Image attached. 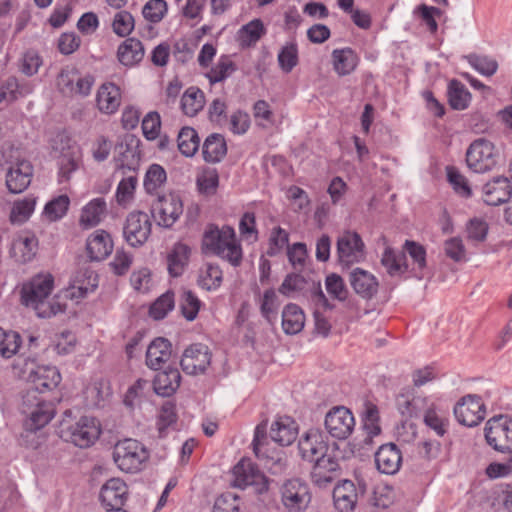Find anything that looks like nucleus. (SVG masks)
Here are the masks:
<instances>
[{
	"label": "nucleus",
	"mask_w": 512,
	"mask_h": 512,
	"mask_svg": "<svg viewBox=\"0 0 512 512\" xmlns=\"http://www.w3.org/2000/svg\"><path fill=\"white\" fill-rule=\"evenodd\" d=\"M53 288L54 278L51 274H38L23 284L21 302L32 308L39 318H51L66 309L59 295L51 297Z\"/></svg>",
	"instance_id": "nucleus-1"
},
{
	"label": "nucleus",
	"mask_w": 512,
	"mask_h": 512,
	"mask_svg": "<svg viewBox=\"0 0 512 512\" xmlns=\"http://www.w3.org/2000/svg\"><path fill=\"white\" fill-rule=\"evenodd\" d=\"M58 433L63 440L80 448H87L99 438L101 429L94 417L83 416L74 421L71 411H66L59 424Z\"/></svg>",
	"instance_id": "nucleus-2"
},
{
	"label": "nucleus",
	"mask_w": 512,
	"mask_h": 512,
	"mask_svg": "<svg viewBox=\"0 0 512 512\" xmlns=\"http://www.w3.org/2000/svg\"><path fill=\"white\" fill-rule=\"evenodd\" d=\"M203 245L233 266H239L242 261L241 246L236 241L234 229L229 226L210 228L204 234Z\"/></svg>",
	"instance_id": "nucleus-3"
},
{
	"label": "nucleus",
	"mask_w": 512,
	"mask_h": 512,
	"mask_svg": "<svg viewBox=\"0 0 512 512\" xmlns=\"http://www.w3.org/2000/svg\"><path fill=\"white\" fill-rule=\"evenodd\" d=\"M149 458L145 446L134 439L119 441L113 449V460L117 467L126 473L140 471Z\"/></svg>",
	"instance_id": "nucleus-4"
},
{
	"label": "nucleus",
	"mask_w": 512,
	"mask_h": 512,
	"mask_svg": "<svg viewBox=\"0 0 512 512\" xmlns=\"http://www.w3.org/2000/svg\"><path fill=\"white\" fill-rule=\"evenodd\" d=\"M22 412L28 416L24 422L25 429L35 432L52 420L55 408L52 402L38 398L33 391H30L23 395Z\"/></svg>",
	"instance_id": "nucleus-5"
},
{
	"label": "nucleus",
	"mask_w": 512,
	"mask_h": 512,
	"mask_svg": "<svg viewBox=\"0 0 512 512\" xmlns=\"http://www.w3.org/2000/svg\"><path fill=\"white\" fill-rule=\"evenodd\" d=\"M270 441L267 436V424L262 422L255 428L254 439L252 442L253 452L256 457L263 462V465L272 474H281L286 466V458L283 457L282 452H270Z\"/></svg>",
	"instance_id": "nucleus-6"
},
{
	"label": "nucleus",
	"mask_w": 512,
	"mask_h": 512,
	"mask_svg": "<svg viewBox=\"0 0 512 512\" xmlns=\"http://www.w3.org/2000/svg\"><path fill=\"white\" fill-rule=\"evenodd\" d=\"M499 158V151L491 141L479 138L474 140L466 151L468 167L476 173L492 170Z\"/></svg>",
	"instance_id": "nucleus-7"
},
{
	"label": "nucleus",
	"mask_w": 512,
	"mask_h": 512,
	"mask_svg": "<svg viewBox=\"0 0 512 512\" xmlns=\"http://www.w3.org/2000/svg\"><path fill=\"white\" fill-rule=\"evenodd\" d=\"M55 150L60 152L57 160L59 183L70 180L72 173L81 165V148L66 135H58Z\"/></svg>",
	"instance_id": "nucleus-8"
},
{
	"label": "nucleus",
	"mask_w": 512,
	"mask_h": 512,
	"mask_svg": "<svg viewBox=\"0 0 512 512\" xmlns=\"http://www.w3.org/2000/svg\"><path fill=\"white\" fill-rule=\"evenodd\" d=\"M485 438L495 450L512 453V417L499 415L489 419L485 427Z\"/></svg>",
	"instance_id": "nucleus-9"
},
{
	"label": "nucleus",
	"mask_w": 512,
	"mask_h": 512,
	"mask_svg": "<svg viewBox=\"0 0 512 512\" xmlns=\"http://www.w3.org/2000/svg\"><path fill=\"white\" fill-rule=\"evenodd\" d=\"M281 501L289 512L306 510L311 501L307 483L298 478L285 481L281 487Z\"/></svg>",
	"instance_id": "nucleus-10"
},
{
	"label": "nucleus",
	"mask_w": 512,
	"mask_h": 512,
	"mask_svg": "<svg viewBox=\"0 0 512 512\" xmlns=\"http://www.w3.org/2000/svg\"><path fill=\"white\" fill-rule=\"evenodd\" d=\"M94 79L90 75L82 76L74 67H66L57 77L59 90L69 96H87L90 94Z\"/></svg>",
	"instance_id": "nucleus-11"
},
{
	"label": "nucleus",
	"mask_w": 512,
	"mask_h": 512,
	"mask_svg": "<svg viewBox=\"0 0 512 512\" xmlns=\"http://www.w3.org/2000/svg\"><path fill=\"white\" fill-rule=\"evenodd\" d=\"M454 415L460 424L474 427L484 420L485 405L480 396L469 394L457 402L454 407Z\"/></svg>",
	"instance_id": "nucleus-12"
},
{
	"label": "nucleus",
	"mask_w": 512,
	"mask_h": 512,
	"mask_svg": "<svg viewBox=\"0 0 512 512\" xmlns=\"http://www.w3.org/2000/svg\"><path fill=\"white\" fill-rule=\"evenodd\" d=\"M151 212L159 225L169 228L183 213V204L177 195H162L152 203Z\"/></svg>",
	"instance_id": "nucleus-13"
},
{
	"label": "nucleus",
	"mask_w": 512,
	"mask_h": 512,
	"mask_svg": "<svg viewBox=\"0 0 512 512\" xmlns=\"http://www.w3.org/2000/svg\"><path fill=\"white\" fill-rule=\"evenodd\" d=\"M355 420L352 412L344 407L332 408L325 417V428L327 432L336 439H347L353 432Z\"/></svg>",
	"instance_id": "nucleus-14"
},
{
	"label": "nucleus",
	"mask_w": 512,
	"mask_h": 512,
	"mask_svg": "<svg viewBox=\"0 0 512 512\" xmlns=\"http://www.w3.org/2000/svg\"><path fill=\"white\" fill-rule=\"evenodd\" d=\"M151 233V222L147 213L131 212L123 228L124 237L129 245L138 247L143 245Z\"/></svg>",
	"instance_id": "nucleus-15"
},
{
	"label": "nucleus",
	"mask_w": 512,
	"mask_h": 512,
	"mask_svg": "<svg viewBox=\"0 0 512 512\" xmlns=\"http://www.w3.org/2000/svg\"><path fill=\"white\" fill-rule=\"evenodd\" d=\"M211 363V352L207 345L194 343L188 346L180 360L182 370L189 375H198L206 371Z\"/></svg>",
	"instance_id": "nucleus-16"
},
{
	"label": "nucleus",
	"mask_w": 512,
	"mask_h": 512,
	"mask_svg": "<svg viewBox=\"0 0 512 512\" xmlns=\"http://www.w3.org/2000/svg\"><path fill=\"white\" fill-rule=\"evenodd\" d=\"M364 242L357 232L345 231L337 240L339 261L349 265L359 262L364 256Z\"/></svg>",
	"instance_id": "nucleus-17"
},
{
	"label": "nucleus",
	"mask_w": 512,
	"mask_h": 512,
	"mask_svg": "<svg viewBox=\"0 0 512 512\" xmlns=\"http://www.w3.org/2000/svg\"><path fill=\"white\" fill-rule=\"evenodd\" d=\"M311 480L319 488H326L332 485L339 477V462L337 458L326 454L313 461Z\"/></svg>",
	"instance_id": "nucleus-18"
},
{
	"label": "nucleus",
	"mask_w": 512,
	"mask_h": 512,
	"mask_svg": "<svg viewBox=\"0 0 512 512\" xmlns=\"http://www.w3.org/2000/svg\"><path fill=\"white\" fill-rule=\"evenodd\" d=\"M61 381V375L54 366H38L32 370L28 376L29 389L27 392L33 391L43 393L45 391L56 388Z\"/></svg>",
	"instance_id": "nucleus-19"
},
{
	"label": "nucleus",
	"mask_w": 512,
	"mask_h": 512,
	"mask_svg": "<svg viewBox=\"0 0 512 512\" xmlns=\"http://www.w3.org/2000/svg\"><path fill=\"white\" fill-rule=\"evenodd\" d=\"M310 297L315 305V310L313 313L314 322H315V330L317 333L323 335L324 337L328 336L331 330V324L328 319L323 315L320 311L321 308L324 310L333 309V305H331L322 291L320 282H312L310 284Z\"/></svg>",
	"instance_id": "nucleus-20"
},
{
	"label": "nucleus",
	"mask_w": 512,
	"mask_h": 512,
	"mask_svg": "<svg viewBox=\"0 0 512 512\" xmlns=\"http://www.w3.org/2000/svg\"><path fill=\"white\" fill-rule=\"evenodd\" d=\"M298 448L303 459L313 462L327 454L328 444L319 430L311 429L300 438Z\"/></svg>",
	"instance_id": "nucleus-21"
},
{
	"label": "nucleus",
	"mask_w": 512,
	"mask_h": 512,
	"mask_svg": "<svg viewBox=\"0 0 512 512\" xmlns=\"http://www.w3.org/2000/svg\"><path fill=\"white\" fill-rule=\"evenodd\" d=\"M483 201L490 206L507 202L512 195V185L507 177L499 176L487 182L482 188Z\"/></svg>",
	"instance_id": "nucleus-22"
},
{
	"label": "nucleus",
	"mask_w": 512,
	"mask_h": 512,
	"mask_svg": "<svg viewBox=\"0 0 512 512\" xmlns=\"http://www.w3.org/2000/svg\"><path fill=\"white\" fill-rule=\"evenodd\" d=\"M33 167L29 161L21 160L12 165L6 174V186L13 194L23 192L30 184Z\"/></svg>",
	"instance_id": "nucleus-23"
},
{
	"label": "nucleus",
	"mask_w": 512,
	"mask_h": 512,
	"mask_svg": "<svg viewBox=\"0 0 512 512\" xmlns=\"http://www.w3.org/2000/svg\"><path fill=\"white\" fill-rule=\"evenodd\" d=\"M127 495L126 483L119 478H111L102 486L100 500L109 509H122Z\"/></svg>",
	"instance_id": "nucleus-24"
},
{
	"label": "nucleus",
	"mask_w": 512,
	"mask_h": 512,
	"mask_svg": "<svg viewBox=\"0 0 512 512\" xmlns=\"http://www.w3.org/2000/svg\"><path fill=\"white\" fill-rule=\"evenodd\" d=\"M401 463L402 454L399 448L393 443L380 446L375 453L376 467L383 474H395L399 471Z\"/></svg>",
	"instance_id": "nucleus-25"
},
{
	"label": "nucleus",
	"mask_w": 512,
	"mask_h": 512,
	"mask_svg": "<svg viewBox=\"0 0 512 512\" xmlns=\"http://www.w3.org/2000/svg\"><path fill=\"white\" fill-rule=\"evenodd\" d=\"M349 282L355 293L363 299H372L378 292L377 278L370 272L355 268L349 275Z\"/></svg>",
	"instance_id": "nucleus-26"
},
{
	"label": "nucleus",
	"mask_w": 512,
	"mask_h": 512,
	"mask_svg": "<svg viewBox=\"0 0 512 512\" xmlns=\"http://www.w3.org/2000/svg\"><path fill=\"white\" fill-rule=\"evenodd\" d=\"M233 485L244 489L247 486L263 485L265 488L264 475L250 462L241 460L233 468Z\"/></svg>",
	"instance_id": "nucleus-27"
},
{
	"label": "nucleus",
	"mask_w": 512,
	"mask_h": 512,
	"mask_svg": "<svg viewBox=\"0 0 512 512\" xmlns=\"http://www.w3.org/2000/svg\"><path fill=\"white\" fill-rule=\"evenodd\" d=\"M297 435L298 426L288 416L278 417L270 427V439L280 446L291 445L296 440Z\"/></svg>",
	"instance_id": "nucleus-28"
},
{
	"label": "nucleus",
	"mask_w": 512,
	"mask_h": 512,
	"mask_svg": "<svg viewBox=\"0 0 512 512\" xmlns=\"http://www.w3.org/2000/svg\"><path fill=\"white\" fill-rule=\"evenodd\" d=\"M86 249L91 260L101 261L112 252L113 242L106 231L96 230L88 237Z\"/></svg>",
	"instance_id": "nucleus-29"
},
{
	"label": "nucleus",
	"mask_w": 512,
	"mask_h": 512,
	"mask_svg": "<svg viewBox=\"0 0 512 512\" xmlns=\"http://www.w3.org/2000/svg\"><path fill=\"white\" fill-rule=\"evenodd\" d=\"M402 252L410 259L409 270L415 277L422 279L427 267L425 247L418 242L406 240Z\"/></svg>",
	"instance_id": "nucleus-30"
},
{
	"label": "nucleus",
	"mask_w": 512,
	"mask_h": 512,
	"mask_svg": "<svg viewBox=\"0 0 512 512\" xmlns=\"http://www.w3.org/2000/svg\"><path fill=\"white\" fill-rule=\"evenodd\" d=\"M142 42L134 37L125 39L117 49V59L125 67H133L144 58Z\"/></svg>",
	"instance_id": "nucleus-31"
},
{
	"label": "nucleus",
	"mask_w": 512,
	"mask_h": 512,
	"mask_svg": "<svg viewBox=\"0 0 512 512\" xmlns=\"http://www.w3.org/2000/svg\"><path fill=\"white\" fill-rule=\"evenodd\" d=\"M171 353L170 341L166 338L158 337L147 348L146 365L153 370H158L170 359Z\"/></svg>",
	"instance_id": "nucleus-32"
},
{
	"label": "nucleus",
	"mask_w": 512,
	"mask_h": 512,
	"mask_svg": "<svg viewBox=\"0 0 512 512\" xmlns=\"http://www.w3.org/2000/svg\"><path fill=\"white\" fill-rule=\"evenodd\" d=\"M181 375L177 368L167 367L159 371L154 377L153 389L161 396L172 395L180 385Z\"/></svg>",
	"instance_id": "nucleus-33"
},
{
	"label": "nucleus",
	"mask_w": 512,
	"mask_h": 512,
	"mask_svg": "<svg viewBox=\"0 0 512 512\" xmlns=\"http://www.w3.org/2000/svg\"><path fill=\"white\" fill-rule=\"evenodd\" d=\"M107 213V204L104 198L92 199L81 210L79 224L84 229L97 226Z\"/></svg>",
	"instance_id": "nucleus-34"
},
{
	"label": "nucleus",
	"mask_w": 512,
	"mask_h": 512,
	"mask_svg": "<svg viewBox=\"0 0 512 512\" xmlns=\"http://www.w3.org/2000/svg\"><path fill=\"white\" fill-rule=\"evenodd\" d=\"M358 494L352 481L345 480L340 485L334 487L333 500L334 505L340 512H349L354 509Z\"/></svg>",
	"instance_id": "nucleus-35"
},
{
	"label": "nucleus",
	"mask_w": 512,
	"mask_h": 512,
	"mask_svg": "<svg viewBox=\"0 0 512 512\" xmlns=\"http://www.w3.org/2000/svg\"><path fill=\"white\" fill-rule=\"evenodd\" d=\"M333 68L339 76L351 74L359 63L357 53L349 47L335 49L332 52Z\"/></svg>",
	"instance_id": "nucleus-36"
},
{
	"label": "nucleus",
	"mask_w": 512,
	"mask_h": 512,
	"mask_svg": "<svg viewBox=\"0 0 512 512\" xmlns=\"http://www.w3.org/2000/svg\"><path fill=\"white\" fill-rule=\"evenodd\" d=\"M37 246L38 241L35 236H19L12 242L10 255L16 262L26 263L34 258Z\"/></svg>",
	"instance_id": "nucleus-37"
},
{
	"label": "nucleus",
	"mask_w": 512,
	"mask_h": 512,
	"mask_svg": "<svg viewBox=\"0 0 512 512\" xmlns=\"http://www.w3.org/2000/svg\"><path fill=\"white\" fill-rule=\"evenodd\" d=\"M120 89L113 83L103 84L97 93V106L106 114L114 113L120 106Z\"/></svg>",
	"instance_id": "nucleus-38"
},
{
	"label": "nucleus",
	"mask_w": 512,
	"mask_h": 512,
	"mask_svg": "<svg viewBox=\"0 0 512 512\" xmlns=\"http://www.w3.org/2000/svg\"><path fill=\"white\" fill-rule=\"evenodd\" d=\"M381 264L390 276H399L409 271V261L402 251L387 246L381 257Z\"/></svg>",
	"instance_id": "nucleus-39"
},
{
	"label": "nucleus",
	"mask_w": 512,
	"mask_h": 512,
	"mask_svg": "<svg viewBox=\"0 0 512 512\" xmlns=\"http://www.w3.org/2000/svg\"><path fill=\"white\" fill-rule=\"evenodd\" d=\"M397 406L399 411L404 416L419 417L424 416L430 408L434 407L433 403H430L426 397L415 396L412 399L401 395L397 399Z\"/></svg>",
	"instance_id": "nucleus-40"
},
{
	"label": "nucleus",
	"mask_w": 512,
	"mask_h": 512,
	"mask_svg": "<svg viewBox=\"0 0 512 512\" xmlns=\"http://www.w3.org/2000/svg\"><path fill=\"white\" fill-rule=\"evenodd\" d=\"M305 323V315L302 309L293 303L287 304L282 311V327L286 334L299 333Z\"/></svg>",
	"instance_id": "nucleus-41"
},
{
	"label": "nucleus",
	"mask_w": 512,
	"mask_h": 512,
	"mask_svg": "<svg viewBox=\"0 0 512 512\" xmlns=\"http://www.w3.org/2000/svg\"><path fill=\"white\" fill-rule=\"evenodd\" d=\"M190 248L183 243H177L167 256L168 272L173 277L181 276L188 264Z\"/></svg>",
	"instance_id": "nucleus-42"
},
{
	"label": "nucleus",
	"mask_w": 512,
	"mask_h": 512,
	"mask_svg": "<svg viewBox=\"0 0 512 512\" xmlns=\"http://www.w3.org/2000/svg\"><path fill=\"white\" fill-rule=\"evenodd\" d=\"M31 92L32 87L28 83H20L14 76L8 77L6 80L0 82V103L3 101H16Z\"/></svg>",
	"instance_id": "nucleus-43"
},
{
	"label": "nucleus",
	"mask_w": 512,
	"mask_h": 512,
	"mask_svg": "<svg viewBox=\"0 0 512 512\" xmlns=\"http://www.w3.org/2000/svg\"><path fill=\"white\" fill-rule=\"evenodd\" d=\"M202 153L204 160L209 163H217L227 153V145L221 134L213 133L204 141Z\"/></svg>",
	"instance_id": "nucleus-44"
},
{
	"label": "nucleus",
	"mask_w": 512,
	"mask_h": 512,
	"mask_svg": "<svg viewBox=\"0 0 512 512\" xmlns=\"http://www.w3.org/2000/svg\"><path fill=\"white\" fill-rule=\"evenodd\" d=\"M205 104V96L198 87L191 86L183 94L181 98V108L185 115L193 117Z\"/></svg>",
	"instance_id": "nucleus-45"
},
{
	"label": "nucleus",
	"mask_w": 512,
	"mask_h": 512,
	"mask_svg": "<svg viewBox=\"0 0 512 512\" xmlns=\"http://www.w3.org/2000/svg\"><path fill=\"white\" fill-rule=\"evenodd\" d=\"M179 151L186 157L193 156L200 145V138L192 127H183L177 137Z\"/></svg>",
	"instance_id": "nucleus-46"
},
{
	"label": "nucleus",
	"mask_w": 512,
	"mask_h": 512,
	"mask_svg": "<svg viewBox=\"0 0 512 512\" xmlns=\"http://www.w3.org/2000/svg\"><path fill=\"white\" fill-rule=\"evenodd\" d=\"M266 29L260 19H254L244 25L239 30V41L243 47L255 45L263 35Z\"/></svg>",
	"instance_id": "nucleus-47"
},
{
	"label": "nucleus",
	"mask_w": 512,
	"mask_h": 512,
	"mask_svg": "<svg viewBox=\"0 0 512 512\" xmlns=\"http://www.w3.org/2000/svg\"><path fill=\"white\" fill-rule=\"evenodd\" d=\"M222 274L218 265L207 263L199 272L198 284L208 291L215 290L222 283Z\"/></svg>",
	"instance_id": "nucleus-48"
},
{
	"label": "nucleus",
	"mask_w": 512,
	"mask_h": 512,
	"mask_svg": "<svg viewBox=\"0 0 512 512\" xmlns=\"http://www.w3.org/2000/svg\"><path fill=\"white\" fill-rule=\"evenodd\" d=\"M36 205V198L32 196L14 202L10 212V221L13 224H23L33 213Z\"/></svg>",
	"instance_id": "nucleus-49"
},
{
	"label": "nucleus",
	"mask_w": 512,
	"mask_h": 512,
	"mask_svg": "<svg viewBox=\"0 0 512 512\" xmlns=\"http://www.w3.org/2000/svg\"><path fill=\"white\" fill-rule=\"evenodd\" d=\"M448 99L453 109L463 110L468 106L470 93L464 84L453 79L448 86Z\"/></svg>",
	"instance_id": "nucleus-50"
},
{
	"label": "nucleus",
	"mask_w": 512,
	"mask_h": 512,
	"mask_svg": "<svg viewBox=\"0 0 512 512\" xmlns=\"http://www.w3.org/2000/svg\"><path fill=\"white\" fill-rule=\"evenodd\" d=\"M179 307L183 317L193 321L200 310L201 301L191 290H183L179 299Z\"/></svg>",
	"instance_id": "nucleus-51"
},
{
	"label": "nucleus",
	"mask_w": 512,
	"mask_h": 512,
	"mask_svg": "<svg viewBox=\"0 0 512 512\" xmlns=\"http://www.w3.org/2000/svg\"><path fill=\"white\" fill-rule=\"evenodd\" d=\"M21 337L17 332L5 331L0 327V355L4 358H11L20 348Z\"/></svg>",
	"instance_id": "nucleus-52"
},
{
	"label": "nucleus",
	"mask_w": 512,
	"mask_h": 512,
	"mask_svg": "<svg viewBox=\"0 0 512 512\" xmlns=\"http://www.w3.org/2000/svg\"><path fill=\"white\" fill-rule=\"evenodd\" d=\"M279 307L278 297L274 289H267L262 297L260 312L268 323L274 324L277 320V311Z\"/></svg>",
	"instance_id": "nucleus-53"
},
{
	"label": "nucleus",
	"mask_w": 512,
	"mask_h": 512,
	"mask_svg": "<svg viewBox=\"0 0 512 512\" xmlns=\"http://www.w3.org/2000/svg\"><path fill=\"white\" fill-rule=\"evenodd\" d=\"M236 71L234 62L226 55L220 57L216 65L207 74L211 84L221 82Z\"/></svg>",
	"instance_id": "nucleus-54"
},
{
	"label": "nucleus",
	"mask_w": 512,
	"mask_h": 512,
	"mask_svg": "<svg viewBox=\"0 0 512 512\" xmlns=\"http://www.w3.org/2000/svg\"><path fill=\"white\" fill-rule=\"evenodd\" d=\"M174 293L167 291L151 305L149 314L155 320L163 319L174 308Z\"/></svg>",
	"instance_id": "nucleus-55"
},
{
	"label": "nucleus",
	"mask_w": 512,
	"mask_h": 512,
	"mask_svg": "<svg viewBox=\"0 0 512 512\" xmlns=\"http://www.w3.org/2000/svg\"><path fill=\"white\" fill-rule=\"evenodd\" d=\"M166 171L158 164H153L146 172L144 179L145 190L152 194L166 181Z\"/></svg>",
	"instance_id": "nucleus-56"
},
{
	"label": "nucleus",
	"mask_w": 512,
	"mask_h": 512,
	"mask_svg": "<svg viewBox=\"0 0 512 512\" xmlns=\"http://www.w3.org/2000/svg\"><path fill=\"white\" fill-rule=\"evenodd\" d=\"M134 27V18L130 12L122 10L115 14L112 22V29L116 35L119 37H126L131 34Z\"/></svg>",
	"instance_id": "nucleus-57"
},
{
	"label": "nucleus",
	"mask_w": 512,
	"mask_h": 512,
	"mask_svg": "<svg viewBox=\"0 0 512 512\" xmlns=\"http://www.w3.org/2000/svg\"><path fill=\"white\" fill-rule=\"evenodd\" d=\"M70 200L66 195H60L49 201L44 207V215L50 221H56L62 218L69 207Z\"/></svg>",
	"instance_id": "nucleus-58"
},
{
	"label": "nucleus",
	"mask_w": 512,
	"mask_h": 512,
	"mask_svg": "<svg viewBox=\"0 0 512 512\" xmlns=\"http://www.w3.org/2000/svg\"><path fill=\"white\" fill-rule=\"evenodd\" d=\"M278 63L280 68L289 73L298 64L297 44L292 42L282 47L278 54Z\"/></svg>",
	"instance_id": "nucleus-59"
},
{
	"label": "nucleus",
	"mask_w": 512,
	"mask_h": 512,
	"mask_svg": "<svg viewBox=\"0 0 512 512\" xmlns=\"http://www.w3.org/2000/svg\"><path fill=\"white\" fill-rule=\"evenodd\" d=\"M166 12L167 3L165 0H149L142 9L144 18L152 23L160 22Z\"/></svg>",
	"instance_id": "nucleus-60"
},
{
	"label": "nucleus",
	"mask_w": 512,
	"mask_h": 512,
	"mask_svg": "<svg viewBox=\"0 0 512 512\" xmlns=\"http://www.w3.org/2000/svg\"><path fill=\"white\" fill-rule=\"evenodd\" d=\"M308 285V282L300 274H288L280 285L278 291L287 297H290L294 292H300Z\"/></svg>",
	"instance_id": "nucleus-61"
},
{
	"label": "nucleus",
	"mask_w": 512,
	"mask_h": 512,
	"mask_svg": "<svg viewBox=\"0 0 512 512\" xmlns=\"http://www.w3.org/2000/svg\"><path fill=\"white\" fill-rule=\"evenodd\" d=\"M447 177L448 181L459 195L466 198L472 195L467 179L456 168L447 167Z\"/></svg>",
	"instance_id": "nucleus-62"
},
{
	"label": "nucleus",
	"mask_w": 512,
	"mask_h": 512,
	"mask_svg": "<svg viewBox=\"0 0 512 512\" xmlns=\"http://www.w3.org/2000/svg\"><path fill=\"white\" fill-rule=\"evenodd\" d=\"M76 337L71 331H63L56 334L53 339V349L59 355H66L74 350Z\"/></svg>",
	"instance_id": "nucleus-63"
},
{
	"label": "nucleus",
	"mask_w": 512,
	"mask_h": 512,
	"mask_svg": "<svg viewBox=\"0 0 512 512\" xmlns=\"http://www.w3.org/2000/svg\"><path fill=\"white\" fill-rule=\"evenodd\" d=\"M445 255L455 262L466 261V249L459 237H452L444 242Z\"/></svg>",
	"instance_id": "nucleus-64"
}]
</instances>
